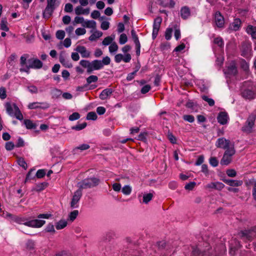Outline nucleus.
Listing matches in <instances>:
<instances>
[{
    "label": "nucleus",
    "mask_w": 256,
    "mask_h": 256,
    "mask_svg": "<svg viewBox=\"0 0 256 256\" xmlns=\"http://www.w3.org/2000/svg\"><path fill=\"white\" fill-rule=\"evenodd\" d=\"M196 186V183L194 182H192L186 184L184 188L186 190H192Z\"/></svg>",
    "instance_id": "59"
},
{
    "label": "nucleus",
    "mask_w": 256,
    "mask_h": 256,
    "mask_svg": "<svg viewBox=\"0 0 256 256\" xmlns=\"http://www.w3.org/2000/svg\"><path fill=\"white\" fill-rule=\"evenodd\" d=\"M100 179L95 178H86L78 183V190L86 189L97 186L100 184Z\"/></svg>",
    "instance_id": "2"
},
{
    "label": "nucleus",
    "mask_w": 256,
    "mask_h": 256,
    "mask_svg": "<svg viewBox=\"0 0 256 256\" xmlns=\"http://www.w3.org/2000/svg\"><path fill=\"white\" fill-rule=\"evenodd\" d=\"M238 235L243 240L252 241L256 236V226L250 230H241Z\"/></svg>",
    "instance_id": "4"
},
{
    "label": "nucleus",
    "mask_w": 256,
    "mask_h": 256,
    "mask_svg": "<svg viewBox=\"0 0 256 256\" xmlns=\"http://www.w3.org/2000/svg\"><path fill=\"white\" fill-rule=\"evenodd\" d=\"M246 32L250 34L252 38L254 39H256V27L252 25L248 26L246 30Z\"/></svg>",
    "instance_id": "25"
},
{
    "label": "nucleus",
    "mask_w": 256,
    "mask_h": 256,
    "mask_svg": "<svg viewBox=\"0 0 256 256\" xmlns=\"http://www.w3.org/2000/svg\"><path fill=\"white\" fill-rule=\"evenodd\" d=\"M78 214V210H74L72 212L68 215V219L71 221L73 222L77 217Z\"/></svg>",
    "instance_id": "41"
},
{
    "label": "nucleus",
    "mask_w": 256,
    "mask_h": 256,
    "mask_svg": "<svg viewBox=\"0 0 256 256\" xmlns=\"http://www.w3.org/2000/svg\"><path fill=\"white\" fill-rule=\"evenodd\" d=\"M114 92V90L110 88H107L104 90L100 94L99 97L102 100H106L109 98L112 94Z\"/></svg>",
    "instance_id": "16"
},
{
    "label": "nucleus",
    "mask_w": 256,
    "mask_h": 256,
    "mask_svg": "<svg viewBox=\"0 0 256 256\" xmlns=\"http://www.w3.org/2000/svg\"><path fill=\"white\" fill-rule=\"evenodd\" d=\"M68 224V222L64 220H61L56 224V228L57 230H61L64 228Z\"/></svg>",
    "instance_id": "35"
},
{
    "label": "nucleus",
    "mask_w": 256,
    "mask_h": 256,
    "mask_svg": "<svg viewBox=\"0 0 256 256\" xmlns=\"http://www.w3.org/2000/svg\"><path fill=\"white\" fill-rule=\"evenodd\" d=\"M46 172L45 170L42 169V170H38L37 171L36 175L38 178H43L46 175Z\"/></svg>",
    "instance_id": "60"
},
{
    "label": "nucleus",
    "mask_w": 256,
    "mask_h": 256,
    "mask_svg": "<svg viewBox=\"0 0 256 256\" xmlns=\"http://www.w3.org/2000/svg\"><path fill=\"white\" fill-rule=\"evenodd\" d=\"M110 62V58L108 56L104 58L102 60H95L92 61L91 72L94 70L102 68L104 65H108Z\"/></svg>",
    "instance_id": "5"
},
{
    "label": "nucleus",
    "mask_w": 256,
    "mask_h": 256,
    "mask_svg": "<svg viewBox=\"0 0 256 256\" xmlns=\"http://www.w3.org/2000/svg\"><path fill=\"white\" fill-rule=\"evenodd\" d=\"M59 60L60 62L66 68H70L72 66V64L70 62L69 60L66 59L62 54H60V56Z\"/></svg>",
    "instance_id": "24"
},
{
    "label": "nucleus",
    "mask_w": 256,
    "mask_h": 256,
    "mask_svg": "<svg viewBox=\"0 0 256 256\" xmlns=\"http://www.w3.org/2000/svg\"><path fill=\"white\" fill-rule=\"evenodd\" d=\"M132 57L130 54H126L124 56L121 54H117L114 56V60L116 63H120L122 60L125 62H129Z\"/></svg>",
    "instance_id": "13"
},
{
    "label": "nucleus",
    "mask_w": 256,
    "mask_h": 256,
    "mask_svg": "<svg viewBox=\"0 0 256 256\" xmlns=\"http://www.w3.org/2000/svg\"><path fill=\"white\" fill-rule=\"evenodd\" d=\"M75 14L78 15H80V14H86L88 15L89 14L90 12V8H83L80 6H76L74 9Z\"/></svg>",
    "instance_id": "22"
},
{
    "label": "nucleus",
    "mask_w": 256,
    "mask_h": 256,
    "mask_svg": "<svg viewBox=\"0 0 256 256\" xmlns=\"http://www.w3.org/2000/svg\"><path fill=\"white\" fill-rule=\"evenodd\" d=\"M76 51L80 53L82 58H88L90 56V52L84 46H78L76 49Z\"/></svg>",
    "instance_id": "17"
},
{
    "label": "nucleus",
    "mask_w": 256,
    "mask_h": 256,
    "mask_svg": "<svg viewBox=\"0 0 256 256\" xmlns=\"http://www.w3.org/2000/svg\"><path fill=\"white\" fill-rule=\"evenodd\" d=\"M131 34L135 45L140 44L138 38L134 30H131Z\"/></svg>",
    "instance_id": "40"
},
{
    "label": "nucleus",
    "mask_w": 256,
    "mask_h": 256,
    "mask_svg": "<svg viewBox=\"0 0 256 256\" xmlns=\"http://www.w3.org/2000/svg\"><path fill=\"white\" fill-rule=\"evenodd\" d=\"M209 162L214 167L217 166L218 164V162L216 157H211L209 160Z\"/></svg>",
    "instance_id": "52"
},
{
    "label": "nucleus",
    "mask_w": 256,
    "mask_h": 256,
    "mask_svg": "<svg viewBox=\"0 0 256 256\" xmlns=\"http://www.w3.org/2000/svg\"><path fill=\"white\" fill-rule=\"evenodd\" d=\"M86 126V122H83L82 124H78L72 127V129L76 130H80L84 128Z\"/></svg>",
    "instance_id": "42"
},
{
    "label": "nucleus",
    "mask_w": 256,
    "mask_h": 256,
    "mask_svg": "<svg viewBox=\"0 0 256 256\" xmlns=\"http://www.w3.org/2000/svg\"><path fill=\"white\" fill-rule=\"evenodd\" d=\"M8 24V22L7 18H2L0 22V30L5 32H8L9 30V28Z\"/></svg>",
    "instance_id": "27"
},
{
    "label": "nucleus",
    "mask_w": 256,
    "mask_h": 256,
    "mask_svg": "<svg viewBox=\"0 0 256 256\" xmlns=\"http://www.w3.org/2000/svg\"><path fill=\"white\" fill-rule=\"evenodd\" d=\"M75 32L78 36L84 35L86 33V30L84 28H79L76 29Z\"/></svg>",
    "instance_id": "64"
},
{
    "label": "nucleus",
    "mask_w": 256,
    "mask_h": 256,
    "mask_svg": "<svg viewBox=\"0 0 256 256\" xmlns=\"http://www.w3.org/2000/svg\"><path fill=\"white\" fill-rule=\"evenodd\" d=\"M162 22V18L160 16L156 18L154 22L153 28L160 30V28Z\"/></svg>",
    "instance_id": "36"
},
{
    "label": "nucleus",
    "mask_w": 256,
    "mask_h": 256,
    "mask_svg": "<svg viewBox=\"0 0 256 256\" xmlns=\"http://www.w3.org/2000/svg\"><path fill=\"white\" fill-rule=\"evenodd\" d=\"M226 174L231 178H234L236 176V172L234 169H228L226 171Z\"/></svg>",
    "instance_id": "54"
},
{
    "label": "nucleus",
    "mask_w": 256,
    "mask_h": 256,
    "mask_svg": "<svg viewBox=\"0 0 256 256\" xmlns=\"http://www.w3.org/2000/svg\"><path fill=\"white\" fill-rule=\"evenodd\" d=\"M172 28H168L165 32V38L166 40H169L172 37Z\"/></svg>",
    "instance_id": "57"
},
{
    "label": "nucleus",
    "mask_w": 256,
    "mask_h": 256,
    "mask_svg": "<svg viewBox=\"0 0 256 256\" xmlns=\"http://www.w3.org/2000/svg\"><path fill=\"white\" fill-rule=\"evenodd\" d=\"M118 44H116V42H114L112 43V44L109 46V51L110 53H112L116 52L118 50Z\"/></svg>",
    "instance_id": "47"
},
{
    "label": "nucleus",
    "mask_w": 256,
    "mask_h": 256,
    "mask_svg": "<svg viewBox=\"0 0 256 256\" xmlns=\"http://www.w3.org/2000/svg\"><path fill=\"white\" fill-rule=\"evenodd\" d=\"M16 58V55L15 54H12L8 58L7 66L8 68H10V66H14V65Z\"/></svg>",
    "instance_id": "29"
},
{
    "label": "nucleus",
    "mask_w": 256,
    "mask_h": 256,
    "mask_svg": "<svg viewBox=\"0 0 256 256\" xmlns=\"http://www.w3.org/2000/svg\"><path fill=\"white\" fill-rule=\"evenodd\" d=\"M6 97V90L4 87L0 88V98L4 100Z\"/></svg>",
    "instance_id": "61"
},
{
    "label": "nucleus",
    "mask_w": 256,
    "mask_h": 256,
    "mask_svg": "<svg viewBox=\"0 0 256 256\" xmlns=\"http://www.w3.org/2000/svg\"><path fill=\"white\" fill-rule=\"evenodd\" d=\"M256 118V116L254 114H250L244 124L242 127V130L246 134L251 133L252 131V128L254 124Z\"/></svg>",
    "instance_id": "8"
},
{
    "label": "nucleus",
    "mask_w": 256,
    "mask_h": 256,
    "mask_svg": "<svg viewBox=\"0 0 256 256\" xmlns=\"http://www.w3.org/2000/svg\"><path fill=\"white\" fill-rule=\"evenodd\" d=\"M114 39V36H107L104 38L102 42V44L104 46H108L111 44Z\"/></svg>",
    "instance_id": "37"
},
{
    "label": "nucleus",
    "mask_w": 256,
    "mask_h": 256,
    "mask_svg": "<svg viewBox=\"0 0 256 256\" xmlns=\"http://www.w3.org/2000/svg\"><path fill=\"white\" fill-rule=\"evenodd\" d=\"M224 187V184L220 182H210L206 185V188L214 189L218 190H222Z\"/></svg>",
    "instance_id": "18"
},
{
    "label": "nucleus",
    "mask_w": 256,
    "mask_h": 256,
    "mask_svg": "<svg viewBox=\"0 0 256 256\" xmlns=\"http://www.w3.org/2000/svg\"><path fill=\"white\" fill-rule=\"evenodd\" d=\"M240 50L242 56L246 58L250 57L252 51L250 44L248 42H243L241 45Z\"/></svg>",
    "instance_id": "9"
},
{
    "label": "nucleus",
    "mask_w": 256,
    "mask_h": 256,
    "mask_svg": "<svg viewBox=\"0 0 256 256\" xmlns=\"http://www.w3.org/2000/svg\"><path fill=\"white\" fill-rule=\"evenodd\" d=\"M84 20L83 17L81 16H76L74 19V21L73 22L74 24H81L82 26H83V24L84 23Z\"/></svg>",
    "instance_id": "51"
},
{
    "label": "nucleus",
    "mask_w": 256,
    "mask_h": 256,
    "mask_svg": "<svg viewBox=\"0 0 256 256\" xmlns=\"http://www.w3.org/2000/svg\"><path fill=\"white\" fill-rule=\"evenodd\" d=\"M6 108L7 113L10 116H15L17 119L20 120H23V116L20 108L15 104H12L10 102H6Z\"/></svg>",
    "instance_id": "3"
},
{
    "label": "nucleus",
    "mask_w": 256,
    "mask_h": 256,
    "mask_svg": "<svg viewBox=\"0 0 256 256\" xmlns=\"http://www.w3.org/2000/svg\"><path fill=\"white\" fill-rule=\"evenodd\" d=\"M48 186V183L46 182H43L40 184H38L36 185V191L40 192L45 188H46Z\"/></svg>",
    "instance_id": "46"
},
{
    "label": "nucleus",
    "mask_w": 256,
    "mask_h": 256,
    "mask_svg": "<svg viewBox=\"0 0 256 256\" xmlns=\"http://www.w3.org/2000/svg\"><path fill=\"white\" fill-rule=\"evenodd\" d=\"M128 41V38L125 34H122L120 35L119 38V43L120 44H124Z\"/></svg>",
    "instance_id": "48"
},
{
    "label": "nucleus",
    "mask_w": 256,
    "mask_h": 256,
    "mask_svg": "<svg viewBox=\"0 0 256 256\" xmlns=\"http://www.w3.org/2000/svg\"><path fill=\"white\" fill-rule=\"evenodd\" d=\"M98 80V78L97 76L94 75L90 76L86 78V85L88 86L92 82H96Z\"/></svg>",
    "instance_id": "39"
},
{
    "label": "nucleus",
    "mask_w": 256,
    "mask_h": 256,
    "mask_svg": "<svg viewBox=\"0 0 256 256\" xmlns=\"http://www.w3.org/2000/svg\"><path fill=\"white\" fill-rule=\"evenodd\" d=\"M122 191L124 194L128 195L131 193L132 188L129 186L126 185L122 188Z\"/></svg>",
    "instance_id": "50"
},
{
    "label": "nucleus",
    "mask_w": 256,
    "mask_h": 256,
    "mask_svg": "<svg viewBox=\"0 0 256 256\" xmlns=\"http://www.w3.org/2000/svg\"><path fill=\"white\" fill-rule=\"evenodd\" d=\"M54 10V8H49L46 6L43 12L44 18H49L52 16Z\"/></svg>",
    "instance_id": "30"
},
{
    "label": "nucleus",
    "mask_w": 256,
    "mask_h": 256,
    "mask_svg": "<svg viewBox=\"0 0 256 256\" xmlns=\"http://www.w3.org/2000/svg\"><path fill=\"white\" fill-rule=\"evenodd\" d=\"M202 99L206 102L210 106H213L214 104V101L213 99L208 98L206 96H202Z\"/></svg>",
    "instance_id": "45"
},
{
    "label": "nucleus",
    "mask_w": 256,
    "mask_h": 256,
    "mask_svg": "<svg viewBox=\"0 0 256 256\" xmlns=\"http://www.w3.org/2000/svg\"><path fill=\"white\" fill-rule=\"evenodd\" d=\"M73 6L70 3L66 4L64 10L66 12H71L72 11Z\"/></svg>",
    "instance_id": "63"
},
{
    "label": "nucleus",
    "mask_w": 256,
    "mask_h": 256,
    "mask_svg": "<svg viewBox=\"0 0 256 256\" xmlns=\"http://www.w3.org/2000/svg\"><path fill=\"white\" fill-rule=\"evenodd\" d=\"M65 36V32L62 30H58L56 32V37L59 40H62Z\"/></svg>",
    "instance_id": "58"
},
{
    "label": "nucleus",
    "mask_w": 256,
    "mask_h": 256,
    "mask_svg": "<svg viewBox=\"0 0 256 256\" xmlns=\"http://www.w3.org/2000/svg\"><path fill=\"white\" fill-rule=\"evenodd\" d=\"M92 62H90L88 60H82L80 62V65L82 67L87 68V72L88 74L91 73V64Z\"/></svg>",
    "instance_id": "26"
},
{
    "label": "nucleus",
    "mask_w": 256,
    "mask_h": 256,
    "mask_svg": "<svg viewBox=\"0 0 256 256\" xmlns=\"http://www.w3.org/2000/svg\"><path fill=\"white\" fill-rule=\"evenodd\" d=\"M153 197V194L152 193L145 194L143 196V202L144 204H148L150 202Z\"/></svg>",
    "instance_id": "38"
},
{
    "label": "nucleus",
    "mask_w": 256,
    "mask_h": 256,
    "mask_svg": "<svg viewBox=\"0 0 256 256\" xmlns=\"http://www.w3.org/2000/svg\"><path fill=\"white\" fill-rule=\"evenodd\" d=\"M223 182L231 186H238L242 184V180L224 179Z\"/></svg>",
    "instance_id": "23"
},
{
    "label": "nucleus",
    "mask_w": 256,
    "mask_h": 256,
    "mask_svg": "<svg viewBox=\"0 0 256 256\" xmlns=\"http://www.w3.org/2000/svg\"><path fill=\"white\" fill-rule=\"evenodd\" d=\"M28 65H26V68H20V72H28L30 68L39 69L42 68V62L38 58H32L28 60Z\"/></svg>",
    "instance_id": "7"
},
{
    "label": "nucleus",
    "mask_w": 256,
    "mask_h": 256,
    "mask_svg": "<svg viewBox=\"0 0 256 256\" xmlns=\"http://www.w3.org/2000/svg\"><path fill=\"white\" fill-rule=\"evenodd\" d=\"M28 107L29 109H37V108H42V109H46L50 107V105L47 102H34L32 103H30L28 106Z\"/></svg>",
    "instance_id": "12"
},
{
    "label": "nucleus",
    "mask_w": 256,
    "mask_h": 256,
    "mask_svg": "<svg viewBox=\"0 0 256 256\" xmlns=\"http://www.w3.org/2000/svg\"><path fill=\"white\" fill-rule=\"evenodd\" d=\"M214 21L216 26L218 28H222L224 27V20L223 16L220 12H216L214 16Z\"/></svg>",
    "instance_id": "14"
},
{
    "label": "nucleus",
    "mask_w": 256,
    "mask_h": 256,
    "mask_svg": "<svg viewBox=\"0 0 256 256\" xmlns=\"http://www.w3.org/2000/svg\"><path fill=\"white\" fill-rule=\"evenodd\" d=\"M214 42L220 47H222L224 44V42L222 38L220 37L215 38L214 39Z\"/></svg>",
    "instance_id": "56"
},
{
    "label": "nucleus",
    "mask_w": 256,
    "mask_h": 256,
    "mask_svg": "<svg viewBox=\"0 0 256 256\" xmlns=\"http://www.w3.org/2000/svg\"><path fill=\"white\" fill-rule=\"evenodd\" d=\"M226 151L224 152V154H226L228 156H230L232 158V156L235 154L236 151L234 148V146L233 144L230 145L228 148H226Z\"/></svg>",
    "instance_id": "34"
},
{
    "label": "nucleus",
    "mask_w": 256,
    "mask_h": 256,
    "mask_svg": "<svg viewBox=\"0 0 256 256\" xmlns=\"http://www.w3.org/2000/svg\"><path fill=\"white\" fill-rule=\"evenodd\" d=\"M18 165L22 166L24 169H26L27 164L25 162L24 160L22 158H20L18 159Z\"/></svg>",
    "instance_id": "49"
},
{
    "label": "nucleus",
    "mask_w": 256,
    "mask_h": 256,
    "mask_svg": "<svg viewBox=\"0 0 256 256\" xmlns=\"http://www.w3.org/2000/svg\"><path fill=\"white\" fill-rule=\"evenodd\" d=\"M228 119L229 118L228 114L224 112H220L217 117L218 122L222 125L226 124Z\"/></svg>",
    "instance_id": "15"
},
{
    "label": "nucleus",
    "mask_w": 256,
    "mask_h": 256,
    "mask_svg": "<svg viewBox=\"0 0 256 256\" xmlns=\"http://www.w3.org/2000/svg\"><path fill=\"white\" fill-rule=\"evenodd\" d=\"M80 118V114L76 112L72 113L69 116V120L70 121H74L78 120Z\"/></svg>",
    "instance_id": "53"
},
{
    "label": "nucleus",
    "mask_w": 256,
    "mask_h": 256,
    "mask_svg": "<svg viewBox=\"0 0 256 256\" xmlns=\"http://www.w3.org/2000/svg\"><path fill=\"white\" fill-rule=\"evenodd\" d=\"M102 35V32L100 31H96L89 37L88 39L90 41H94L96 40L97 38L101 37Z\"/></svg>",
    "instance_id": "33"
},
{
    "label": "nucleus",
    "mask_w": 256,
    "mask_h": 256,
    "mask_svg": "<svg viewBox=\"0 0 256 256\" xmlns=\"http://www.w3.org/2000/svg\"><path fill=\"white\" fill-rule=\"evenodd\" d=\"M24 124L28 129H34L36 128V124L30 120H24Z\"/></svg>",
    "instance_id": "32"
},
{
    "label": "nucleus",
    "mask_w": 256,
    "mask_h": 256,
    "mask_svg": "<svg viewBox=\"0 0 256 256\" xmlns=\"http://www.w3.org/2000/svg\"><path fill=\"white\" fill-rule=\"evenodd\" d=\"M238 72L237 68L234 62H232L228 66L225 73L231 76H235Z\"/></svg>",
    "instance_id": "21"
},
{
    "label": "nucleus",
    "mask_w": 256,
    "mask_h": 256,
    "mask_svg": "<svg viewBox=\"0 0 256 256\" xmlns=\"http://www.w3.org/2000/svg\"><path fill=\"white\" fill-rule=\"evenodd\" d=\"M190 15V8L187 6H182L180 10V16L184 20H186Z\"/></svg>",
    "instance_id": "20"
},
{
    "label": "nucleus",
    "mask_w": 256,
    "mask_h": 256,
    "mask_svg": "<svg viewBox=\"0 0 256 256\" xmlns=\"http://www.w3.org/2000/svg\"><path fill=\"white\" fill-rule=\"evenodd\" d=\"M82 196V192L80 190H78L74 192L70 202V207L72 208L78 207V202Z\"/></svg>",
    "instance_id": "10"
},
{
    "label": "nucleus",
    "mask_w": 256,
    "mask_h": 256,
    "mask_svg": "<svg viewBox=\"0 0 256 256\" xmlns=\"http://www.w3.org/2000/svg\"><path fill=\"white\" fill-rule=\"evenodd\" d=\"M8 216H11L12 220L16 222L32 228H40L46 223V221L44 220H30L28 217L12 216L11 214H8Z\"/></svg>",
    "instance_id": "1"
},
{
    "label": "nucleus",
    "mask_w": 256,
    "mask_h": 256,
    "mask_svg": "<svg viewBox=\"0 0 256 256\" xmlns=\"http://www.w3.org/2000/svg\"><path fill=\"white\" fill-rule=\"evenodd\" d=\"M98 116L95 112H89L87 114L86 119L88 120H94L97 119Z\"/></svg>",
    "instance_id": "43"
},
{
    "label": "nucleus",
    "mask_w": 256,
    "mask_h": 256,
    "mask_svg": "<svg viewBox=\"0 0 256 256\" xmlns=\"http://www.w3.org/2000/svg\"><path fill=\"white\" fill-rule=\"evenodd\" d=\"M230 145H232V144L230 140H226L224 138H218L216 143V146L217 148H222L224 150L228 148Z\"/></svg>",
    "instance_id": "11"
},
{
    "label": "nucleus",
    "mask_w": 256,
    "mask_h": 256,
    "mask_svg": "<svg viewBox=\"0 0 256 256\" xmlns=\"http://www.w3.org/2000/svg\"><path fill=\"white\" fill-rule=\"evenodd\" d=\"M28 57V54H24L22 55L20 58V64L21 66H24L26 64L27 58Z\"/></svg>",
    "instance_id": "62"
},
{
    "label": "nucleus",
    "mask_w": 256,
    "mask_h": 256,
    "mask_svg": "<svg viewBox=\"0 0 256 256\" xmlns=\"http://www.w3.org/2000/svg\"><path fill=\"white\" fill-rule=\"evenodd\" d=\"M183 119L189 122H193L194 120V118L192 115L186 114L183 116Z\"/></svg>",
    "instance_id": "55"
},
{
    "label": "nucleus",
    "mask_w": 256,
    "mask_h": 256,
    "mask_svg": "<svg viewBox=\"0 0 256 256\" xmlns=\"http://www.w3.org/2000/svg\"><path fill=\"white\" fill-rule=\"evenodd\" d=\"M82 26L87 28H95L96 27V22L94 20H84Z\"/></svg>",
    "instance_id": "31"
},
{
    "label": "nucleus",
    "mask_w": 256,
    "mask_h": 256,
    "mask_svg": "<svg viewBox=\"0 0 256 256\" xmlns=\"http://www.w3.org/2000/svg\"><path fill=\"white\" fill-rule=\"evenodd\" d=\"M241 27V20L240 18H235L229 26V29L234 31H237Z\"/></svg>",
    "instance_id": "19"
},
{
    "label": "nucleus",
    "mask_w": 256,
    "mask_h": 256,
    "mask_svg": "<svg viewBox=\"0 0 256 256\" xmlns=\"http://www.w3.org/2000/svg\"><path fill=\"white\" fill-rule=\"evenodd\" d=\"M90 148V146L88 144H82L81 145H80L79 146L76 147L74 150L76 152L77 150H84L88 149Z\"/></svg>",
    "instance_id": "44"
},
{
    "label": "nucleus",
    "mask_w": 256,
    "mask_h": 256,
    "mask_svg": "<svg viewBox=\"0 0 256 256\" xmlns=\"http://www.w3.org/2000/svg\"><path fill=\"white\" fill-rule=\"evenodd\" d=\"M250 82H244V86H248V88L244 89L242 92V97L246 99H253L256 96L255 88L250 86Z\"/></svg>",
    "instance_id": "6"
},
{
    "label": "nucleus",
    "mask_w": 256,
    "mask_h": 256,
    "mask_svg": "<svg viewBox=\"0 0 256 256\" xmlns=\"http://www.w3.org/2000/svg\"><path fill=\"white\" fill-rule=\"evenodd\" d=\"M232 160V158L228 156L226 154L224 153L222 158L220 160V164L222 165L227 166L231 162Z\"/></svg>",
    "instance_id": "28"
}]
</instances>
